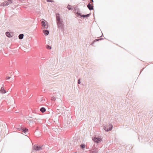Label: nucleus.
<instances>
[{
  "mask_svg": "<svg viewBox=\"0 0 153 153\" xmlns=\"http://www.w3.org/2000/svg\"><path fill=\"white\" fill-rule=\"evenodd\" d=\"M94 43H93V41L91 43V45H93V44Z\"/></svg>",
  "mask_w": 153,
  "mask_h": 153,
  "instance_id": "obj_29",
  "label": "nucleus"
},
{
  "mask_svg": "<svg viewBox=\"0 0 153 153\" xmlns=\"http://www.w3.org/2000/svg\"><path fill=\"white\" fill-rule=\"evenodd\" d=\"M56 98L54 97H52L51 98V100H52L54 101L56 100Z\"/></svg>",
  "mask_w": 153,
  "mask_h": 153,
  "instance_id": "obj_22",
  "label": "nucleus"
},
{
  "mask_svg": "<svg viewBox=\"0 0 153 153\" xmlns=\"http://www.w3.org/2000/svg\"><path fill=\"white\" fill-rule=\"evenodd\" d=\"M76 14L78 15L79 16H81V17H88L91 14L89 13L87 15H81V14L80 13H79L78 12H77L76 13Z\"/></svg>",
  "mask_w": 153,
  "mask_h": 153,
  "instance_id": "obj_6",
  "label": "nucleus"
},
{
  "mask_svg": "<svg viewBox=\"0 0 153 153\" xmlns=\"http://www.w3.org/2000/svg\"><path fill=\"white\" fill-rule=\"evenodd\" d=\"M10 78V77L9 76H7L6 77V79L7 80H8Z\"/></svg>",
  "mask_w": 153,
  "mask_h": 153,
  "instance_id": "obj_27",
  "label": "nucleus"
},
{
  "mask_svg": "<svg viewBox=\"0 0 153 153\" xmlns=\"http://www.w3.org/2000/svg\"><path fill=\"white\" fill-rule=\"evenodd\" d=\"M48 2H52L53 1L51 0H46Z\"/></svg>",
  "mask_w": 153,
  "mask_h": 153,
  "instance_id": "obj_28",
  "label": "nucleus"
},
{
  "mask_svg": "<svg viewBox=\"0 0 153 153\" xmlns=\"http://www.w3.org/2000/svg\"><path fill=\"white\" fill-rule=\"evenodd\" d=\"M85 145L84 144H82L80 145V147L82 149H84L85 148Z\"/></svg>",
  "mask_w": 153,
  "mask_h": 153,
  "instance_id": "obj_19",
  "label": "nucleus"
},
{
  "mask_svg": "<svg viewBox=\"0 0 153 153\" xmlns=\"http://www.w3.org/2000/svg\"><path fill=\"white\" fill-rule=\"evenodd\" d=\"M113 127V126L109 124L107 125L106 126L104 127V129L105 131H108L111 130Z\"/></svg>",
  "mask_w": 153,
  "mask_h": 153,
  "instance_id": "obj_3",
  "label": "nucleus"
},
{
  "mask_svg": "<svg viewBox=\"0 0 153 153\" xmlns=\"http://www.w3.org/2000/svg\"><path fill=\"white\" fill-rule=\"evenodd\" d=\"M45 101V99H43L42 97L40 96L38 97L37 100L36 101L39 103H44Z\"/></svg>",
  "mask_w": 153,
  "mask_h": 153,
  "instance_id": "obj_2",
  "label": "nucleus"
},
{
  "mask_svg": "<svg viewBox=\"0 0 153 153\" xmlns=\"http://www.w3.org/2000/svg\"><path fill=\"white\" fill-rule=\"evenodd\" d=\"M87 7L90 10H91L93 9V6L90 4V2L88 4Z\"/></svg>",
  "mask_w": 153,
  "mask_h": 153,
  "instance_id": "obj_7",
  "label": "nucleus"
},
{
  "mask_svg": "<svg viewBox=\"0 0 153 153\" xmlns=\"http://www.w3.org/2000/svg\"><path fill=\"white\" fill-rule=\"evenodd\" d=\"M74 13H77V12H78V10H76V9H75L74 10Z\"/></svg>",
  "mask_w": 153,
  "mask_h": 153,
  "instance_id": "obj_23",
  "label": "nucleus"
},
{
  "mask_svg": "<svg viewBox=\"0 0 153 153\" xmlns=\"http://www.w3.org/2000/svg\"><path fill=\"white\" fill-rule=\"evenodd\" d=\"M68 121L69 122V125H68V127L69 128H71L72 127V123H71V119H70V121L69 120Z\"/></svg>",
  "mask_w": 153,
  "mask_h": 153,
  "instance_id": "obj_9",
  "label": "nucleus"
},
{
  "mask_svg": "<svg viewBox=\"0 0 153 153\" xmlns=\"http://www.w3.org/2000/svg\"><path fill=\"white\" fill-rule=\"evenodd\" d=\"M22 131L25 134H26V133L27 132L28 130V129L26 128H23L22 129Z\"/></svg>",
  "mask_w": 153,
  "mask_h": 153,
  "instance_id": "obj_15",
  "label": "nucleus"
},
{
  "mask_svg": "<svg viewBox=\"0 0 153 153\" xmlns=\"http://www.w3.org/2000/svg\"><path fill=\"white\" fill-rule=\"evenodd\" d=\"M91 153H98V150L97 149H95L94 151H92Z\"/></svg>",
  "mask_w": 153,
  "mask_h": 153,
  "instance_id": "obj_18",
  "label": "nucleus"
},
{
  "mask_svg": "<svg viewBox=\"0 0 153 153\" xmlns=\"http://www.w3.org/2000/svg\"><path fill=\"white\" fill-rule=\"evenodd\" d=\"M6 4H7V6L11 4L13 2L12 0H8L7 1H6Z\"/></svg>",
  "mask_w": 153,
  "mask_h": 153,
  "instance_id": "obj_10",
  "label": "nucleus"
},
{
  "mask_svg": "<svg viewBox=\"0 0 153 153\" xmlns=\"http://www.w3.org/2000/svg\"><path fill=\"white\" fill-rule=\"evenodd\" d=\"M41 24L42 25V26L43 27H45V25H46L44 21H42L41 22Z\"/></svg>",
  "mask_w": 153,
  "mask_h": 153,
  "instance_id": "obj_17",
  "label": "nucleus"
},
{
  "mask_svg": "<svg viewBox=\"0 0 153 153\" xmlns=\"http://www.w3.org/2000/svg\"><path fill=\"white\" fill-rule=\"evenodd\" d=\"M78 84H80L81 83V82H80V79H79L78 80Z\"/></svg>",
  "mask_w": 153,
  "mask_h": 153,
  "instance_id": "obj_26",
  "label": "nucleus"
},
{
  "mask_svg": "<svg viewBox=\"0 0 153 153\" xmlns=\"http://www.w3.org/2000/svg\"><path fill=\"white\" fill-rule=\"evenodd\" d=\"M0 6H7V4H6V2L4 1V2L1 3V4H0Z\"/></svg>",
  "mask_w": 153,
  "mask_h": 153,
  "instance_id": "obj_13",
  "label": "nucleus"
},
{
  "mask_svg": "<svg viewBox=\"0 0 153 153\" xmlns=\"http://www.w3.org/2000/svg\"><path fill=\"white\" fill-rule=\"evenodd\" d=\"M43 31L44 34L46 36L48 35L49 34V31L48 30H43Z\"/></svg>",
  "mask_w": 153,
  "mask_h": 153,
  "instance_id": "obj_8",
  "label": "nucleus"
},
{
  "mask_svg": "<svg viewBox=\"0 0 153 153\" xmlns=\"http://www.w3.org/2000/svg\"><path fill=\"white\" fill-rule=\"evenodd\" d=\"M22 91H21V92H20L21 93H22Z\"/></svg>",
  "mask_w": 153,
  "mask_h": 153,
  "instance_id": "obj_31",
  "label": "nucleus"
},
{
  "mask_svg": "<svg viewBox=\"0 0 153 153\" xmlns=\"http://www.w3.org/2000/svg\"><path fill=\"white\" fill-rule=\"evenodd\" d=\"M40 110L42 113H44L46 111V109L44 107H42L40 109Z\"/></svg>",
  "mask_w": 153,
  "mask_h": 153,
  "instance_id": "obj_14",
  "label": "nucleus"
},
{
  "mask_svg": "<svg viewBox=\"0 0 153 153\" xmlns=\"http://www.w3.org/2000/svg\"><path fill=\"white\" fill-rule=\"evenodd\" d=\"M68 9L69 10H73V8L72 7H68Z\"/></svg>",
  "mask_w": 153,
  "mask_h": 153,
  "instance_id": "obj_25",
  "label": "nucleus"
},
{
  "mask_svg": "<svg viewBox=\"0 0 153 153\" xmlns=\"http://www.w3.org/2000/svg\"><path fill=\"white\" fill-rule=\"evenodd\" d=\"M91 1L93 2H94L93 1V0H91Z\"/></svg>",
  "mask_w": 153,
  "mask_h": 153,
  "instance_id": "obj_30",
  "label": "nucleus"
},
{
  "mask_svg": "<svg viewBox=\"0 0 153 153\" xmlns=\"http://www.w3.org/2000/svg\"><path fill=\"white\" fill-rule=\"evenodd\" d=\"M56 19L58 27L62 29L63 28V22L62 20L60 19L59 15L57 14H56Z\"/></svg>",
  "mask_w": 153,
  "mask_h": 153,
  "instance_id": "obj_1",
  "label": "nucleus"
},
{
  "mask_svg": "<svg viewBox=\"0 0 153 153\" xmlns=\"http://www.w3.org/2000/svg\"><path fill=\"white\" fill-rule=\"evenodd\" d=\"M102 39H96L95 40H94L93 41V43H94L96 42L97 41H99V40H101Z\"/></svg>",
  "mask_w": 153,
  "mask_h": 153,
  "instance_id": "obj_21",
  "label": "nucleus"
},
{
  "mask_svg": "<svg viewBox=\"0 0 153 153\" xmlns=\"http://www.w3.org/2000/svg\"><path fill=\"white\" fill-rule=\"evenodd\" d=\"M2 94H5L6 92V91L4 90V88L2 87L0 90Z\"/></svg>",
  "mask_w": 153,
  "mask_h": 153,
  "instance_id": "obj_11",
  "label": "nucleus"
},
{
  "mask_svg": "<svg viewBox=\"0 0 153 153\" xmlns=\"http://www.w3.org/2000/svg\"><path fill=\"white\" fill-rule=\"evenodd\" d=\"M46 48L48 49H51V47L48 45H47L46 47Z\"/></svg>",
  "mask_w": 153,
  "mask_h": 153,
  "instance_id": "obj_20",
  "label": "nucleus"
},
{
  "mask_svg": "<svg viewBox=\"0 0 153 153\" xmlns=\"http://www.w3.org/2000/svg\"><path fill=\"white\" fill-rule=\"evenodd\" d=\"M23 37H24V35L23 34H20L19 35V39H22L23 38Z\"/></svg>",
  "mask_w": 153,
  "mask_h": 153,
  "instance_id": "obj_16",
  "label": "nucleus"
},
{
  "mask_svg": "<svg viewBox=\"0 0 153 153\" xmlns=\"http://www.w3.org/2000/svg\"><path fill=\"white\" fill-rule=\"evenodd\" d=\"M48 25L47 24L45 25V27H44V28L47 29V28H48Z\"/></svg>",
  "mask_w": 153,
  "mask_h": 153,
  "instance_id": "obj_24",
  "label": "nucleus"
},
{
  "mask_svg": "<svg viewBox=\"0 0 153 153\" xmlns=\"http://www.w3.org/2000/svg\"><path fill=\"white\" fill-rule=\"evenodd\" d=\"M42 146H38L35 145L33 146V150L36 151L41 150L42 149Z\"/></svg>",
  "mask_w": 153,
  "mask_h": 153,
  "instance_id": "obj_4",
  "label": "nucleus"
},
{
  "mask_svg": "<svg viewBox=\"0 0 153 153\" xmlns=\"http://www.w3.org/2000/svg\"><path fill=\"white\" fill-rule=\"evenodd\" d=\"M92 140L93 141L97 143L101 142L102 141L101 138L98 137H94V138H93Z\"/></svg>",
  "mask_w": 153,
  "mask_h": 153,
  "instance_id": "obj_5",
  "label": "nucleus"
},
{
  "mask_svg": "<svg viewBox=\"0 0 153 153\" xmlns=\"http://www.w3.org/2000/svg\"><path fill=\"white\" fill-rule=\"evenodd\" d=\"M6 35L8 37H12L11 35L9 32H6Z\"/></svg>",
  "mask_w": 153,
  "mask_h": 153,
  "instance_id": "obj_12",
  "label": "nucleus"
}]
</instances>
